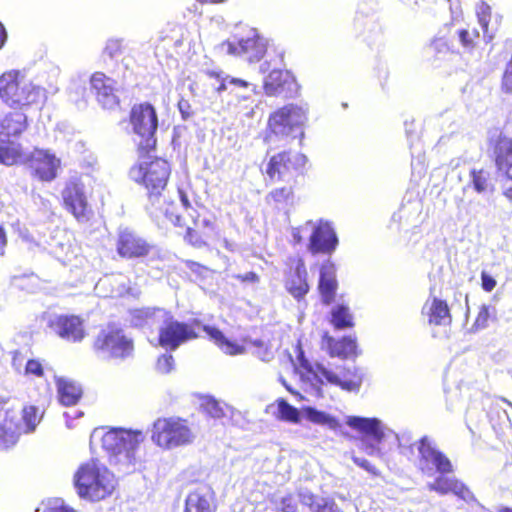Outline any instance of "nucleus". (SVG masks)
<instances>
[{
    "label": "nucleus",
    "mask_w": 512,
    "mask_h": 512,
    "mask_svg": "<svg viewBox=\"0 0 512 512\" xmlns=\"http://www.w3.org/2000/svg\"><path fill=\"white\" fill-rule=\"evenodd\" d=\"M132 323L135 326H148L158 330L159 345L175 351L182 344L198 337V321L180 322L170 311L163 308H141L132 312Z\"/></svg>",
    "instance_id": "f257e3e1"
},
{
    "label": "nucleus",
    "mask_w": 512,
    "mask_h": 512,
    "mask_svg": "<svg viewBox=\"0 0 512 512\" xmlns=\"http://www.w3.org/2000/svg\"><path fill=\"white\" fill-rule=\"evenodd\" d=\"M145 439L141 430L115 428L102 436V447L107 452L109 463L124 473L135 469L138 450Z\"/></svg>",
    "instance_id": "f03ea898"
},
{
    "label": "nucleus",
    "mask_w": 512,
    "mask_h": 512,
    "mask_svg": "<svg viewBox=\"0 0 512 512\" xmlns=\"http://www.w3.org/2000/svg\"><path fill=\"white\" fill-rule=\"evenodd\" d=\"M347 425L362 434V445L364 451L376 457H383V452L379 447L382 440L387 437H392L398 444L400 453L408 456L412 454V438L410 434L403 433L401 435L393 433L391 430L384 427L382 422L377 418H365L360 416H350L347 419Z\"/></svg>",
    "instance_id": "7ed1b4c3"
},
{
    "label": "nucleus",
    "mask_w": 512,
    "mask_h": 512,
    "mask_svg": "<svg viewBox=\"0 0 512 512\" xmlns=\"http://www.w3.org/2000/svg\"><path fill=\"white\" fill-rule=\"evenodd\" d=\"M74 485L81 498L99 501L113 492L115 479L103 464L93 459L78 468Z\"/></svg>",
    "instance_id": "20e7f679"
},
{
    "label": "nucleus",
    "mask_w": 512,
    "mask_h": 512,
    "mask_svg": "<svg viewBox=\"0 0 512 512\" xmlns=\"http://www.w3.org/2000/svg\"><path fill=\"white\" fill-rule=\"evenodd\" d=\"M45 98V90L17 70L0 76V99L9 107L31 106Z\"/></svg>",
    "instance_id": "39448f33"
},
{
    "label": "nucleus",
    "mask_w": 512,
    "mask_h": 512,
    "mask_svg": "<svg viewBox=\"0 0 512 512\" xmlns=\"http://www.w3.org/2000/svg\"><path fill=\"white\" fill-rule=\"evenodd\" d=\"M301 366L320 384H329L346 391H358L363 381V373L356 366H337L331 363L310 364L300 358Z\"/></svg>",
    "instance_id": "423d86ee"
},
{
    "label": "nucleus",
    "mask_w": 512,
    "mask_h": 512,
    "mask_svg": "<svg viewBox=\"0 0 512 512\" xmlns=\"http://www.w3.org/2000/svg\"><path fill=\"white\" fill-rule=\"evenodd\" d=\"M170 175L169 163L161 158L150 162H141L130 170V177L136 182L142 183L148 190L151 205L160 203L162 191L167 185Z\"/></svg>",
    "instance_id": "0eeeda50"
},
{
    "label": "nucleus",
    "mask_w": 512,
    "mask_h": 512,
    "mask_svg": "<svg viewBox=\"0 0 512 512\" xmlns=\"http://www.w3.org/2000/svg\"><path fill=\"white\" fill-rule=\"evenodd\" d=\"M194 435L187 422L180 418H158L151 430V440L163 449H174L190 444Z\"/></svg>",
    "instance_id": "6e6552de"
},
{
    "label": "nucleus",
    "mask_w": 512,
    "mask_h": 512,
    "mask_svg": "<svg viewBox=\"0 0 512 512\" xmlns=\"http://www.w3.org/2000/svg\"><path fill=\"white\" fill-rule=\"evenodd\" d=\"M270 407L276 408L273 412L274 416L284 422L299 424L301 419L304 418L313 424L330 430H336L339 427V421L336 417L311 406H304L298 409L289 404L285 399L279 398Z\"/></svg>",
    "instance_id": "1a4fd4ad"
},
{
    "label": "nucleus",
    "mask_w": 512,
    "mask_h": 512,
    "mask_svg": "<svg viewBox=\"0 0 512 512\" xmlns=\"http://www.w3.org/2000/svg\"><path fill=\"white\" fill-rule=\"evenodd\" d=\"M306 106L294 104L286 105L269 117V128L276 136L302 138L304 136L303 126L307 121Z\"/></svg>",
    "instance_id": "9d476101"
},
{
    "label": "nucleus",
    "mask_w": 512,
    "mask_h": 512,
    "mask_svg": "<svg viewBox=\"0 0 512 512\" xmlns=\"http://www.w3.org/2000/svg\"><path fill=\"white\" fill-rule=\"evenodd\" d=\"M94 349L102 359H126L133 353L134 346L121 329L107 327L103 329L94 342Z\"/></svg>",
    "instance_id": "9b49d317"
},
{
    "label": "nucleus",
    "mask_w": 512,
    "mask_h": 512,
    "mask_svg": "<svg viewBox=\"0 0 512 512\" xmlns=\"http://www.w3.org/2000/svg\"><path fill=\"white\" fill-rule=\"evenodd\" d=\"M130 123L135 135L139 137V148L146 152L156 145L155 132L158 117L155 108L149 103L136 105L130 113Z\"/></svg>",
    "instance_id": "f8f14e48"
},
{
    "label": "nucleus",
    "mask_w": 512,
    "mask_h": 512,
    "mask_svg": "<svg viewBox=\"0 0 512 512\" xmlns=\"http://www.w3.org/2000/svg\"><path fill=\"white\" fill-rule=\"evenodd\" d=\"M418 468L429 477L438 474H449L454 471L450 459L441 452L429 437L424 436L417 442Z\"/></svg>",
    "instance_id": "ddd939ff"
},
{
    "label": "nucleus",
    "mask_w": 512,
    "mask_h": 512,
    "mask_svg": "<svg viewBox=\"0 0 512 512\" xmlns=\"http://www.w3.org/2000/svg\"><path fill=\"white\" fill-rule=\"evenodd\" d=\"M25 165L32 177L41 182H52L61 167V159L49 149L35 148L25 157Z\"/></svg>",
    "instance_id": "4468645a"
},
{
    "label": "nucleus",
    "mask_w": 512,
    "mask_h": 512,
    "mask_svg": "<svg viewBox=\"0 0 512 512\" xmlns=\"http://www.w3.org/2000/svg\"><path fill=\"white\" fill-rule=\"evenodd\" d=\"M65 208L79 221L89 219L90 208L85 192V185L77 177L70 178L61 192Z\"/></svg>",
    "instance_id": "2eb2a0df"
},
{
    "label": "nucleus",
    "mask_w": 512,
    "mask_h": 512,
    "mask_svg": "<svg viewBox=\"0 0 512 512\" xmlns=\"http://www.w3.org/2000/svg\"><path fill=\"white\" fill-rule=\"evenodd\" d=\"M338 246V237L331 222L312 221L308 250L312 254H332Z\"/></svg>",
    "instance_id": "dca6fc26"
},
{
    "label": "nucleus",
    "mask_w": 512,
    "mask_h": 512,
    "mask_svg": "<svg viewBox=\"0 0 512 512\" xmlns=\"http://www.w3.org/2000/svg\"><path fill=\"white\" fill-rule=\"evenodd\" d=\"M267 41L261 37L256 30H251L246 38L233 43L224 42L222 48L232 55H245L249 62L259 61L264 55Z\"/></svg>",
    "instance_id": "f3484780"
},
{
    "label": "nucleus",
    "mask_w": 512,
    "mask_h": 512,
    "mask_svg": "<svg viewBox=\"0 0 512 512\" xmlns=\"http://www.w3.org/2000/svg\"><path fill=\"white\" fill-rule=\"evenodd\" d=\"M307 161L301 153L281 152L271 157L266 168L268 177L275 180H283L293 170L302 168Z\"/></svg>",
    "instance_id": "a211bd4d"
},
{
    "label": "nucleus",
    "mask_w": 512,
    "mask_h": 512,
    "mask_svg": "<svg viewBox=\"0 0 512 512\" xmlns=\"http://www.w3.org/2000/svg\"><path fill=\"white\" fill-rule=\"evenodd\" d=\"M7 405L8 399L0 397V446L5 449L15 445L20 435L18 412Z\"/></svg>",
    "instance_id": "6ab92c4d"
},
{
    "label": "nucleus",
    "mask_w": 512,
    "mask_h": 512,
    "mask_svg": "<svg viewBox=\"0 0 512 512\" xmlns=\"http://www.w3.org/2000/svg\"><path fill=\"white\" fill-rule=\"evenodd\" d=\"M264 90L268 96L291 98L297 94L298 84L288 71L273 69L264 80Z\"/></svg>",
    "instance_id": "aec40b11"
},
{
    "label": "nucleus",
    "mask_w": 512,
    "mask_h": 512,
    "mask_svg": "<svg viewBox=\"0 0 512 512\" xmlns=\"http://www.w3.org/2000/svg\"><path fill=\"white\" fill-rule=\"evenodd\" d=\"M49 326L60 338L69 342H80L86 333L83 321L74 315H57L50 319Z\"/></svg>",
    "instance_id": "412c9836"
},
{
    "label": "nucleus",
    "mask_w": 512,
    "mask_h": 512,
    "mask_svg": "<svg viewBox=\"0 0 512 512\" xmlns=\"http://www.w3.org/2000/svg\"><path fill=\"white\" fill-rule=\"evenodd\" d=\"M92 92L96 95L98 103L105 109H113L119 99L116 95V82L102 72H95L90 77Z\"/></svg>",
    "instance_id": "4be33fe9"
},
{
    "label": "nucleus",
    "mask_w": 512,
    "mask_h": 512,
    "mask_svg": "<svg viewBox=\"0 0 512 512\" xmlns=\"http://www.w3.org/2000/svg\"><path fill=\"white\" fill-rule=\"evenodd\" d=\"M153 247L143 238L129 229L119 233L117 252L124 258H139L147 256Z\"/></svg>",
    "instance_id": "5701e85b"
},
{
    "label": "nucleus",
    "mask_w": 512,
    "mask_h": 512,
    "mask_svg": "<svg viewBox=\"0 0 512 512\" xmlns=\"http://www.w3.org/2000/svg\"><path fill=\"white\" fill-rule=\"evenodd\" d=\"M205 74L207 77H209V79L216 80L218 84L215 86V91L219 94L227 90L228 85L232 87L230 92L235 93L237 97L243 100L249 99L251 94L255 93V85L245 80L230 76H223L222 72H216L212 70H207Z\"/></svg>",
    "instance_id": "b1692460"
},
{
    "label": "nucleus",
    "mask_w": 512,
    "mask_h": 512,
    "mask_svg": "<svg viewBox=\"0 0 512 512\" xmlns=\"http://www.w3.org/2000/svg\"><path fill=\"white\" fill-rule=\"evenodd\" d=\"M491 144L498 171L512 181V139L499 133L491 138Z\"/></svg>",
    "instance_id": "393cba45"
},
{
    "label": "nucleus",
    "mask_w": 512,
    "mask_h": 512,
    "mask_svg": "<svg viewBox=\"0 0 512 512\" xmlns=\"http://www.w3.org/2000/svg\"><path fill=\"white\" fill-rule=\"evenodd\" d=\"M95 290L103 297H121L132 294L130 280L123 274L106 275L95 285Z\"/></svg>",
    "instance_id": "a878e982"
},
{
    "label": "nucleus",
    "mask_w": 512,
    "mask_h": 512,
    "mask_svg": "<svg viewBox=\"0 0 512 512\" xmlns=\"http://www.w3.org/2000/svg\"><path fill=\"white\" fill-rule=\"evenodd\" d=\"M422 313L428 318L430 325L446 326L451 323V315L447 303L436 297L429 298L425 302Z\"/></svg>",
    "instance_id": "bb28decb"
},
{
    "label": "nucleus",
    "mask_w": 512,
    "mask_h": 512,
    "mask_svg": "<svg viewBox=\"0 0 512 512\" xmlns=\"http://www.w3.org/2000/svg\"><path fill=\"white\" fill-rule=\"evenodd\" d=\"M27 126V116L23 112L14 111L4 116L0 121V142H5L11 136L20 135Z\"/></svg>",
    "instance_id": "cd10ccee"
},
{
    "label": "nucleus",
    "mask_w": 512,
    "mask_h": 512,
    "mask_svg": "<svg viewBox=\"0 0 512 512\" xmlns=\"http://www.w3.org/2000/svg\"><path fill=\"white\" fill-rule=\"evenodd\" d=\"M337 289L336 268L333 263L326 262L320 268L319 290L325 304H330Z\"/></svg>",
    "instance_id": "c85d7f7f"
},
{
    "label": "nucleus",
    "mask_w": 512,
    "mask_h": 512,
    "mask_svg": "<svg viewBox=\"0 0 512 512\" xmlns=\"http://www.w3.org/2000/svg\"><path fill=\"white\" fill-rule=\"evenodd\" d=\"M211 499V492L208 488H198L187 496L184 512H215L211 505Z\"/></svg>",
    "instance_id": "c756f323"
},
{
    "label": "nucleus",
    "mask_w": 512,
    "mask_h": 512,
    "mask_svg": "<svg viewBox=\"0 0 512 512\" xmlns=\"http://www.w3.org/2000/svg\"><path fill=\"white\" fill-rule=\"evenodd\" d=\"M299 499L303 505L310 508L311 512H339L333 500L316 496L308 489H300Z\"/></svg>",
    "instance_id": "7c9ffc66"
},
{
    "label": "nucleus",
    "mask_w": 512,
    "mask_h": 512,
    "mask_svg": "<svg viewBox=\"0 0 512 512\" xmlns=\"http://www.w3.org/2000/svg\"><path fill=\"white\" fill-rule=\"evenodd\" d=\"M323 345L326 346L329 354L334 357L347 358L355 353L356 342L351 337H343L342 339L335 340L334 338L325 335L323 338Z\"/></svg>",
    "instance_id": "2f4dec72"
},
{
    "label": "nucleus",
    "mask_w": 512,
    "mask_h": 512,
    "mask_svg": "<svg viewBox=\"0 0 512 512\" xmlns=\"http://www.w3.org/2000/svg\"><path fill=\"white\" fill-rule=\"evenodd\" d=\"M306 277L307 272L305 265L300 261L295 268L294 274L286 283L287 290L294 298L300 299L309 291Z\"/></svg>",
    "instance_id": "473e14b6"
},
{
    "label": "nucleus",
    "mask_w": 512,
    "mask_h": 512,
    "mask_svg": "<svg viewBox=\"0 0 512 512\" xmlns=\"http://www.w3.org/2000/svg\"><path fill=\"white\" fill-rule=\"evenodd\" d=\"M57 390L62 405H75L81 397L82 390L76 383L67 379H58Z\"/></svg>",
    "instance_id": "72a5a7b5"
},
{
    "label": "nucleus",
    "mask_w": 512,
    "mask_h": 512,
    "mask_svg": "<svg viewBox=\"0 0 512 512\" xmlns=\"http://www.w3.org/2000/svg\"><path fill=\"white\" fill-rule=\"evenodd\" d=\"M201 407L209 416L215 419L226 417L232 418L235 414H239V412H236L231 406L226 403L219 402L211 396L203 398Z\"/></svg>",
    "instance_id": "f704fd0d"
},
{
    "label": "nucleus",
    "mask_w": 512,
    "mask_h": 512,
    "mask_svg": "<svg viewBox=\"0 0 512 512\" xmlns=\"http://www.w3.org/2000/svg\"><path fill=\"white\" fill-rule=\"evenodd\" d=\"M203 330L224 353L229 355L243 353L244 348L228 340L219 329L211 326H203Z\"/></svg>",
    "instance_id": "c9c22d12"
},
{
    "label": "nucleus",
    "mask_w": 512,
    "mask_h": 512,
    "mask_svg": "<svg viewBox=\"0 0 512 512\" xmlns=\"http://www.w3.org/2000/svg\"><path fill=\"white\" fill-rule=\"evenodd\" d=\"M154 210L150 211V214L156 218L159 217V214H163L165 218L170 221L175 226H181V216L177 211V206L173 202H166L165 199H160L159 204L152 205Z\"/></svg>",
    "instance_id": "e433bc0d"
},
{
    "label": "nucleus",
    "mask_w": 512,
    "mask_h": 512,
    "mask_svg": "<svg viewBox=\"0 0 512 512\" xmlns=\"http://www.w3.org/2000/svg\"><path fill=\"white\" fill-rule=\"evenodd\" d=\"M332 324L337 329H344L353 326V317L350 313L349 307L343 304L336 305L332 311Z\"/></svg>",
    "instance_id": "4c0bfd02"
},
{
    "label": "nucleus",
    "mask_w": 512,
    "mask_h": 512,
    "mask_svg": "<svg viewBox=\"0 0 512 512\" xmlns=\"http://www.w3.org/2000/svg\"><path fill=\"white\" fill-rule=\"evenodd\" d=\"M470 176L473 188L477 193L481 194L492 192L494 190V186L490 179V173L488 171L473 169L470 172Z\"/></svg>",
    "instance_id": "58836bf2"
},
{
    "label": "nucleus",
    "mask_w": 512,
    "mask_h": 512,
    "mask_svg": "<svg viewBox=\"0 0 512 512\" xmlns=\"http://www.w3.org/2000/svg\"><path fill=\"white\" fill-rule=\"evenodd\" d=\"M455 479V477L446 476V474H439L433 482L427 484V488L440 495H447L451 493Z\"/></svg>",
    "instance_id": "ea45409f"
},
{
    "label": "nucleus",
    "mask_w": 512,
    "mask_h": 512,
    "mask_svg": "<svg viewBox=\"0 0 512 512\" xmlns=\"http://www.w3.org/2000/svg\"><path fill=\"white\" fill-rule=\"evenodd\" d=\"M495 309L488 305H481L474 323L471 326V331L476 333L484 330L489 325L490 318L494 315Z\"/></svg>",
    "instance_id": "a19ab883"
},
{
    "label": "nucleus",
    "mask_w": 512,
    "mask_h": 512,
    "mask_svg": "<svg viewBox=\"0 0 512 512\" xmlns=\"http://www.w3.org/2000/svg\"><path fill=\"white\" fill-rule=\"evenodd\" d=\"M270 503L278 512H297V506L291 495H273L270 499Z\"/></svg>",
    "instance_id": "79ce46f5"
},
{
    "label": "nucleus",
    "mask_w": 512,
    "mask_h": 512,
    "mask_svg": "<svg viewBox=\"0 0 512 512\" xmlns=\"http://www.w3.org/2000/svg\"><path fill=\"white\" fill-rule=\"evenodd\" d=\"M476 13L478 17V22L484 33V38H488V40H491L493 38V34L489 33L488 29L489 19L491 15V7L488 4L482 2L481 4L478 5Z\"/></svg>",
    "instance_id": "37998d69"
},
{
    "label": "nucleus",
    "mask_w": 512,
    "mask_h": 512,
    "mask_svg": "<svg viewBox=\"0 0 512 512\" xmlns=\"http://www.w3.org/2000/svg\"><path fill=\"white\" fill-rule=\"evenodd\" d=\"M42 415L39 413V409L35 406H26L23 408L22 419L27 428L28 432L34 431L36 426L39 424Z\"/></svg>",
    "instance_id": "c03bdc74"
},
{
    "label": "nucleus",
    "mask_w": 512,
    "mask_h": 512,
    "mask_svg": "<svg viewBox=\"0 0 512 512\" xmlns=\"http://www.w3.org/2000/svg\"><path fill=\"white\" fill-rule=\"evenodd\" d=\"M451 493H453L455 496L462 499L464 502L468 504L477 502V499L474 496L473 492L470 490V488L457 478L454 481Z\"/></svg>",
    "instance_id": "a18cd8bd"
},
{
    "label": "nucleus",
    "mask_w": 512,
    "mask_h": 512,
    "mask_svg": "<svg viewBox=\"0 0 512 512\" xmlns=\"http://www.w3.org/2000/svg\"><path fill=\"white\" fill-rule=\"evenodd\" d=\"M457 34L461 45L468 51L475 47L476 40L479 38V32L475 28L460 29Z\"/></svg>",
    "instance_id": "49530a36"
},
{
    "label": "nucleus",
    "mask_w": 512,
    "mask_h": 512,
    "mask_svg": "<svg viewBox=\"0 0 512 512\" xmlns=\"http://www.w3.org/2000/svg\"><path fill=\"white\" fill-rule=\"evenodd\" d=\"M268 197L278 204H288L292 201L293 191L290 186H284L272 190Z\"/></svg>",
    "instance_id": "de8ad7c7"
},
{
    "label": "nucleus",
    "mask_w": 512,
    "mask_h": 512,
    "mask_svg": "<svg viewBox=\"0 0 512 512\" xmlns=\"http://www.w3.org/2000/svg\"><path fill=\"white\" fill-rule=\"evenodd\" d=\"M124 40L120 38H111L106 42L104 48V54L110 58H116L120 56L124 51Z\"/></svg>",
    "instance_id": "09e8293b"
},
{
    "label": "nucleus",
    "mask_w": 512,
    "mask_h": 512,
    "mask_svg": "<svg viewBox=\"0 0 512 512\" xmlns=\"http://www.w3.org/2000/svg\"><path fill=\"white\" fill-rule=\"evenodd\" d=\"M19 157V151L15 147L0 146V164L13 165Z\"/></svg>",
    "instance_id": "8fccbe9b"
},
{
    "label": "nucleus",
    "mask_w": 512,
    "mask_h": 512,
    "mask_svg": "<svg viewBox=\"0 0 512 512\" xmlns=\"http://www.w3.org/2000/svg\"><path fill=\"white\" fill-rule=\"evenodd\" d=\"M36 512H75L72 508L65 505L62 499L56 498L49 500L41 511L40 508L36 509Z\"/></svg>",
    "instance_id": "3c124183"
},
{
    "label": "nucleus",
    "mask_w": 512,
    "mask_h": 512,
    "mask_svg": "<svg viewBox=\"0 0 512 512\" xmlns=\"http://www.w3.org/2000/svg\"><path fill=\"white\" fill-rule=\"evenodd\" d=\"M312 220H308L304 225L292 229V239L295 244L303 241L304 235L310 234Z\"/></svg>",
    "instance_id": "603ef678"
},
{
    "label": "nucleus",
    "mask_w": 512,
    "mask_h": 512,
    "mask_svg": "<svg viewBox=\"0 0 512 512\" xmlns=\"http://www.w3.org/2000/svg\"><path fill=\"white\" fill-rule=\"evenodd\" d=\"M174 358L170 354H164L157 360V370L161 373H168L173 369Z\"/></svg>",
    "instance_id": "864d4df0"
},
{
    "label": "nucleus",
    "mask_w": 512,
    "mask_h": 512,
    "mask_svg": "<svg viewBox=\"0 0 512 512\" xmlns=\"http://www.w3.org/2000/svg\"><path fill=\"white\" fill-rule=\"evenodd\" d=\"M24 374L40 377L43 375L42 364L38 360H28L24 366Z\"/></svg>",
    "instance_id": "5fc2aeb1"
},
{
    "label": "nucleus",
    "mask_w": 512,
    "mask_h": 512,
    "mask_svg": "<svg viewBox=\"0 0 512 512\" xmlns=\"http://www.w3.org/2000/svg\"><path fill=\"white\" fill-rule=\"evenodd\" d=\"M178 109L183 120H188L194 115V111L192 110L191 104L186 99L182 98L179 100Z\"/></svg>",
    "instance_id": "6e6d98bb"
},
{
    "label": "nucleus",
    "mask_w": 512,
    "mask_h": 512,
    "mask_svg": "<svg viewBox=\"0 0 512 512\" xmlns=\"http://www.w3.org/2000/svg\"><path fill=\"white\" fill-rule=\"evenodd\" d=\"M353 462L363 468L364 470H366L367 472L373 474V475H377L378 474V471L376 469L375 466H373L368 460L364 459V458H360V457H353Z\"/></svg>",
    "instance_id": "4d7b16f0"
},
{
    "label": "nucleus",
    "mask_w": 512,
    "mask_h": 512,
    "mask_svg": "<svg viewBox=\"0 0 512 512\" xmlns=\"http://www.w3.org/2000/svg\"><path fill=\"white\" fill-rule=\"evenodd\" d=\"M481 282L482 288L487 292L492 291L496 286V280L484 271L481 273Z\"/></svg>",
    "instance_id": "13d9d810"
},
{
    "label": "nucleus",
    "mask_w": 512,
    "mask_h": 512,
    "mask_svg": "<svg viewBox=\"0 0 512 512\" xmlns=\"http://www.w3.org/2000/svg\"><path fill=\"white\" fill-rule=\"evenodd\" d=\"M233 277L240 280L243 283H257L259 281V276L255 272L236 274L233 275Z\"/></svg>",
    "instance_id": "bf43d9fd"
},
{
    "label": "nucleus",
    "mask_w": 512,
    "mask_h": 512,
    "mask_svg": "<svg viewBox=\"0 0 512 512\" xmlns=\"http://www.w3.org/2000/svg\"><path fill=\"white\" fill-rule=\"evenodd\" d=\"M12 366L16 372L22 373L23 361L24 358L19 351H14L12 353Z\"/></svg>",
    "instance_id": "052dcab7"
},
{
    "label": "nucleus",
    "mask_w": 512,
    "mask_h": 512,
    "mask_svg": "<svg viewBox=\"0 0 512 512\" xmlns=\"http://www.w3.org/2000/svg\"><path fill=\"white\" fill-rule=\"evenodd\" d=\"M453 19L461 16L460 0H448Z\"/></svg>",
    "instance_id": "680f3d73"
},
{
    "label": "nucleus",
    "mask_w": 512,
    "mask_h": 512,
    "mask_svg": "<svg viewBox=\"0 0 512 512\" xmlns=\"http://www.w3.org/2000/svg\"><path fill=\"white\" fill-rule=\"evenodd\" d=\"M178 196H179V199H180L182 207L186 211H189L190 209H192L191 203H190V201L188 199V196L186 195V193L183 190L178 189Z\"/></svg>",
    "instance_id": "e2e57ef3"
},
{
    "label": "nucleus",
    "mask_w": 512,
    "mask_h": 512,
    "mask_svg": "<svg viewBox=\"0 0 512 512\" xmlns=\"http://www.w3.org/2000/svg\"><path fill=\"white\" fill-rule=\"evenodd\" d=\"M65 245L61 242L51 243L50 244V252L53 253L56 257H60V251H64Z\"/></svg>",
    "instance_id": "0e129e2a"
},
{
    "label": "nucleus",
    "mask_w": 512,
    "mask_h": 512,
    "mask_svg": "<svg viewBox=\"0 0 512 512\" xmlns=\"http://www.w3.org/2000/svg\"><path fill=\"white\" fill-rule=\"evenodd\" d=\"M432 47H433L435 50H437V51L441 52V51H443V50L447 49V44H446V42H445L444 40H442V39H437V40L433 41V43H432Z\"/></svg>",
    "instance_id": "69168bd1"
},
{
    "label": "nucleus",
    "mask_w": 512,
    "mask_h": 512,
    "mask_svg": "<svg viewBox=\"0 0 512 512\" xmlns=\"http://www.w3.org/2000/svg\"><path fill=\"white\" fill-rule=\"evenodd\" d=\"M6 246V235L4 229L0 226V255L4 252V247Z\"/></svg>",
    "instance_id": "338daca9"
},
{
    "label": "nucleus",
    "mask_w": 512,
    "mask_h": 512,
    "mask_svg": "<svg viewBox=\"0 0 512 512\" xmlns=\"http://www.w3.org/2000/svg\"><path fill=\"white\" fill-rule=\"evenodd\" d=\"M7 39V33L3 26V24L0 22V49L3 47Z\"/></svg>",
    "instance_id": "774afa93"
}]
</instances>
